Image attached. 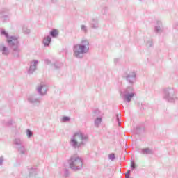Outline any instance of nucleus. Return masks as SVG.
<instances>
[{
    "label": "nucleus",
    "instance_id": "obj_1",
    "mask_svg": "<svg viewBox=\"0 0 178 178\" xmlns=\"http://www.w3.org/2000/svg\"><path fill=\"white\" fill-rule=\"evenodd\" d=\"M88 51V41L82 40L80 44L74 47V54L76 58H79L81 54H86Z\"/></svg>",
    "mask_w": 178,
    "mask_h": 178
},
{
    "label": "nucleus",
    "instance_id": "obj_2",
    "mask_svg": "<svg viewBox=\"0 0 178 178\" xmlns=\"http://www.w3.org/2000/svg\"><path fill=\"white\" fill-rule=\"evenodd\" d=\"M87 138L81 132H76L74 134V137L71 139V144L74 147H80L83 144V140Z\"/></svg>",
    "mask_w": 178,
    "mask_h": 178
},
{
    "label": "nucleus",
    "instance_id": "obj_3",
    "mask_svg": "<svg viewBox=\"0 0 178 178\" xmlns=\"http://www.w3.org/2000/svg\"><path fill=\"white\" fill-rule=\"evenodd\" d=\"M81 166H83V161H81V159L79 157L71 159L70 163V167L71 168V169H74V168L79 169V168Z\"/></svg>",
    "mask_w": 178,
    "mask_h": 178
},
{
    "label": "nucleus",
    "instance_id": "obj_4",
    "mask_svg": "<svg viewBox=\"0 0 178 178\" xmlns=\"http://www.w3.org/2000/svg\"><path fill=\"white\" fill-rule=\"evenodd\" d=\"M8 44H10V45H16L18 42H17V38L16 37H11V38H9L8 40H7Z\"/></svg>",
    "mask_w": 178,
    "mask_h": 178
},
{
    "label": "nucleus",
    "instance_id": "obj_5",
    "mask_svg": "<svg viewBox=\"0 0 178 178\" xmlns=\"http://www.w3.org/2000/svg\"><path fill=\"white\" fill-rule=\"evenodd\" d=\"M43 42L44 45H48L49 44H51V37L47 36V38H45L43 40Z\"/></svg>",
    "mask_w": 178,
    "mask_h": 178
},
{
    "label": "nucleus",
    "instance_id": "obj_6",
    "mask_svg": "<svg viewBox=\"0 0 178 178\" xmlns=\"http://www.w3.org/2000/svg\"><path fill=\"white\" fill-rule=\"evenodd\" d=\"M134 97V94L131 93L126 96V99L128 101V102H130L131 101V99Z\"/></svg>",
    "mask_w": 178,
    "mask_h": 178
},
{
    "label": "nucleus",
    "instance_id": "obj_7",
    "mask_svg": "<svg viewBox=\"0 0 178 178\" xmlns=\"http://www.w3.org/2000/svg\"><path fill=\"white\" fill-rule=\"evenodd\" d=\"M50 35L51 37H56L58 35V30L54 29L52 31L50 32Z\"/></svg>",
    "mask_w": 178,
    "mask_h": 178
},
{
    "label": "nucleus",
    "instance_id": "obj_8",
    "mask_svg": "<svg viewBox=\"0 0 178 178\" xmlns=\"http://www.w3.org/2000/svg\"><path fill=\"white\" fill-rule=\"evenodd\" d=\"M38 91H40L41 94H45L47 92V90H45L42 86L38 88Z\"/></svg>",
    "mask_w": 178,
    "mask_h": 178
},
{
    "label": "nucleus",
    "instance_id": "obj_9",
    "mask_svg": "<svg viewBox=\"0 0 178 178\" xmlns=\"http://www.w3.org/2000/svg\"><path fill=\"white\" fill-rule=\"evenodd\" d=\"M102 122V118H97L95 121V124H97L98 126V124H100V123Z\"/></svg>",
    "mask_w": 178,
    "mask_h": 178
},
{
    "label": "nucleus",
    "instance_id": "obj_10",
    "mask_svg": "<svg viewBox=\"0 0 178 178\" xmlns=\"http://www.w3.org/2000/svg\"><path fill=\"white\" fill-rule=\"evenodd\" d=\"M108 158L109 159H111V161H113V159H115V154H109Z\"/></svg>",
    "mask_w": 178,
    "mask_h": 178
},
{
    "label": "nucleus",
    "instance_id": "obj_11",
    "mask_svg": "<svg viewBox=\"0 0 178 178\" xmlns=\"http://www.w3.org/2000/svg\"><path fill=\"white\" fill-rule=\"evenodd\" d=\"M143 152L144 154H149V148H145L143 149Z\"/></svg>",
    "mask_w": 178,
    "mask_h": 178
},
{
    "label": "nucleus",
    "instance_id": "obj_12",
    "mask_svg": "<svg viewBox=\"0 0 178 178\" xmlns=\"http://www.w3.org/2000/svg\"><path fill=\"white\" fill-rule=\"evenodd\" d=\"M26 134H27L28 137H31V136H33V134L31 133V131L30 130L26 131Z\"/></svg>",
    "mask_w": 178,
    "mask_h": 178
},
{
    "label": "nucleus",
    "instance_id": "obj_13",
    "mask_svg": "<svg viewBox=\"0 0 178 178\" xmlns=\"http://www.w3.org/2000/svg\"><path fill=\"white\" fill-rule=\"evenodd\" d=\"M126 178L130 177V170H128L125 174Z\"/></svg>",
    "mask_w": 178,
    "mask_h": 178
},
{
    "label": "nucleus",
    "instance_id": "obj_14",
    "mask_svg": "<svg viewBox=\"0 0 178 178\" xmlns=\"http://www.w3.org/2000/svg\"><path fill=\"white\" fill-rule=\"evenodd\" d=\"M38 63V61H33L31 65V67H33V66H35V65H37Z\"/></svg>",
    "mask_w": 178,
    "mask_h": 178
},
{
    "label": "nucleus",
    "instance_id": "obj_15",
    "mask_svg": "<svg viewBox=\"0 0 178 178\" xmlns=\"http://www.w3.org/2000/svg\"><path fill=\"white\" fill-rule=\"evenodd\" d=\"M68 120H70L69 117H64V118H63V122H67Z\"/></svg>",
    "mask_w": 178,
    "mask_h": 178
},
{
    "label": "nucleus",
    "instance_id": "obj_16",
    "mask_svg": "<svg viewBox=\"0 0 178 178\" xmlns=\"http://www.w3.org/2000/svg\"><path fill=\"white\" fill-rule=\"evenodd\" d=\"M131 168H132V169H134L136 168V164L134 161H131Z\"/></svg>",
    "mask_w": 178,
    "mask_h": 178
},
{
    "label": "nucleus",
    "instance_id": "obj_17",
    "mask_svg": "<svg viewBox=\"0 0 178 178\" xmlns=\"http://www.w3.org/2000/svg\"><path fill=\"white\" fill-rule=\"evenodd\" d=\"M1 34H3L4 35H6V37H8V34L5 31H2Z\"/></svg>",
    "mask_w": 178,
    "mask_h": 178
},
{
    "label": "nucleus",
    "instance_id": "obj_18",
    "mask_svg": "<svg viewBox=\"0 0 178 178\" xmlns=\"http://www.w3.org/2000/svg\"><path fill=\"white\" fill-rule=\"evenodd\" d=\"M3 51H6V47H3Z\"/></svg>",
    "mask_w": 178,
    "mask_h": 178
}]
</instances>
